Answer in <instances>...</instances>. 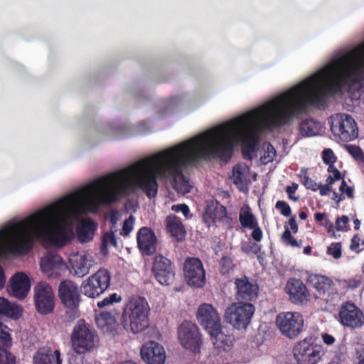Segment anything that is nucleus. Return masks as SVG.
I'll return each mask as SVG.
<instances>
[{
  "mask_svg": "<svg viewBox=\"0 0 364 364\" xmlns=\"http://www.w3.org/2000/svg\"><path fill=\"white\" fill-rule=\"evenodd\" d=\"M325 103L323 95L308 77L262 106L198 136H203V144L211 156L225 161L231 159L234 144L241 141L242 156L250 160L259 142L253 127H282L294 117L305 112L309 106L319 107Z\"/></svg>",
  "mask_w": 364,
  "mask_h": 364,
  "instance_id": "f257e3e1",
  "label": "nucleus"
},
{
  "mask_svg": "<svg viewBox=\"0 0 364 364\" xmlns=\"http://www.w3.org/2000/svg\"><path fill=\"white\" fill-rule=\"evenodd\" d=\"M112 193L106 176L0 230V256L27 255L34 240L63 247L68 240L65 215L68 209L82 203L84 209L96 213L100 206L114 202L105 200Z\"/></svg>",
  "mask_w": 364,
  "mask_h": 364,
  "instance_id": "f03ea898",
  "label": "nucleus"
},
{
  "mask_svg": "<svg viewBox=\"0 0 364 364\" xmlns=\"http://www.w3.org/2000/svg\"><path fill=\"white\" fill-rule=\"evenodd\" d=\"M202 137L197 135L122 170L106 175L112 193L105 202H117L134 193L136 188L142 191L149 198H155L159 188L157 178L171 179L176 191L183 194L189 193L191 186L183 173V168L211 156Z\"/></svg>",
  "mask_w": 364,
  "mask_h": 364,
  "instance_id": "7ed1b4c3",
  "label": "nucleus"
},
{
  "mask_svg": "<svg viewBox=\"0 0 364 364\" xmlns=\"http://www.w3.org/2000/svg\"><path fill=\"white\" fill-rule=\"evenodd\" d=\"M363 68L364 43L333 60L309 77L326 101L328 93L356 81Z\"/></svg>",
  "mask_w": 364,
  "mask_h": 364,
  "instance_id": "20e7f679",
  "label": "nucleus"
},
{
  "mask_svg": "<svg viewBox=\"0 0 364 364\" xmlns=\"http://www.w3.org/2000/svg\"><path fill=\"white\" fill-rule=\"evenodd\" d=\"M149 314L150 308L144 298H131L124 307L121 323L127 332L139 333L149 326Z\"/></svg>",
  "mask_w": 364,
  "mask_h": 364,
  "instance_id": "39448f33",
  "label": "nucleus"
},
{
  "mask_svg": "<svg viewBox=\"0 0 364 364\" xmlns=\"http://www.w3.org/2000/svg\"><path fill=\"white\" fill-rule=\"evenodd\" d=\"M97 338L95 329L84 319H80L74 326L71 333L73 350L77 354L85 353L95 347Z\"/></svg>",
  "mask_w": 364,
  "mask_h": 364,
  "instance_id": "423d86ee",
  "label": "nucleus"
},
{
  "mask_svg": "<svg viewBox=\"0 0 364 364\" xmlns=\"http://www.w3.org/2000/svg\"><path fill=\"white\" fill-rule=\"evenodd\" d=\"M332 134L343 142L355 140L358 136V127L354 118L346 113H337L328 119Z\"/></svg>",
  "mask_w": 364,
  "mask_h": 364,
  "instance_id": "0eeeda50",
  "label": "nucleus"
},
{
  "mask_svg": "<svg viewBox=\"0 0 364 364\" xmlns=\"http://www.w3.org/2000/svg\"><path fill=\"white\" fill-rule=\"evenodd\" d=\"M293 354L298 364H316L321 359L323 346L313 337H307L294 346Z\"/></svg>",
  "mask_w": 364,
  "mask_h": 364,
  "instance_id": "6e6552de",
  "label": "nucleus"
},
{
  "mask_svg": "<svg viewBox=\"0 0 364 364\" xmlns=\"http://www.w3.org/2000/svg\"><path fill=\"white\" fill-rule=\"evenodd\" d=\"M255 311L252 304L234 302L230 305L225 313L227 322L238 330L245 329L250 323Z\"/></svg>",
  "mask_w": 364,
  "mask_h": 364,
  "instance_id": "1a4fd4ad",
  "label": "nucleus"
},
{
  "mask_svg": "<svg viewBox=\"0 0 364 364\" xmlns=\"http://www.w3.org/2000/svg\"><path fill=\"white\" fill-rule=\"evenodd\" d=\"M110 284V272L105 268H100L82 282L81 289L85 296L95 299L105 292Z\"/></svg>",
  "mask_w": 364,
  "mask_h": 364,
  "instance_id": "9d476101",
  "label": "nucleus"
},
{
  "mask_svg": "<svg viewBox=\"0 0 364 364\" xmlns=\"http://www.w3.org/2000/svg\"><path fill=\"white\" fill-rule=\"evenodd\" d=\"M36 309L41 315H48L54 311L55 294L52 287L46 282H38L33 289Z\"/></svg>",
  "mask_w": 364,
  "mask_h": 364,
  "instance_id": "9b49d317",
  "label": "nucleus"
},
{
  "mask_svg": "<svg viewBox=\"0 0 364 364\" xmlns=\"http://www.w3.org/2000/svg\"><path fill=\"white\" fill-rule=\"evenodd\" d=\"M276 325L284 336L294 338L303 330L304 319L298 312H282L276 317Z\"/></svg>",
  "mask_w": 364,
  "mask_h": 364,
  "instance_id": "f8f14e48",
  "label": "nucleus"
},
{
  "mask_svg": "<svg viewBox=\"0 0 364 364\" xmlns=\"http://www.w3.org/2000/svg\"><path fill=\"white\" fill-rule=\"evenodd\" d=\"M337 319L345 327L360 328L364 325V313L354 303L346 301L339 308Z\"/></svg>",
  "mask_w": 364,
  "mask_h": 364,
  "instance_id": "ddd939ff",
  "label": "nucleus"
},
{
  "mask_svg": "<svg viewBox=\"0 0 364 364\" xmlns=\"http://www.w3.org/2000/svg\"><path fill=\"white\" fill-rule=\"evenodd\" d=\"M178 337L185 348L193 353L199 352L201 339L196 324L191 321H184L178 328Z\"/></svg>",
  "mask_w": 364,
  "mask_h": 364,
  "instance_id": "4468645a",
  "label": "nucleus"
},
{
  "mask_svg": "<svg viewBox=\"0 0 364 364\" xmlns=\"http://www.w3.org/2000/svg\"><path fill=\"white\" fill-rule=\"evenodd\" d=\"M184 278L187 284L193 287H202L205 282V272L198 258L188 257L183 264Z\"/></svg>",
  "mask_w": 364,
  "mask_h": 364,
  "instance_id": "2eb2a0df",
  "label": "nucleus"
},
{
  "mask_svg": "<svg viewBox=\"0 0 364 364\" xmlns=\"http://www.w3.org/2000/svg\"><path fill=\"white\" fill-rule=\"evenodd\" d=\"M151 272L156 281L162 285H170L175 279L174 264L161 255L154 257Z\"/></svg>",
  "mask_w": 364,
  "mask_h": 364,
  "instance_id": "dca6fc26",
  "label": "nucleus"
},
{
  "mask_svg": "<svg viewBox=\"0 0 364 364\" xmlns=\"http://www.w3.org/2000/svg\"><path fill=\"white\" fill-rule=\"evenodd\" d=\"M235 299L237 302L252 304L258 298L259 286L255 281L243 276L236 278L235 282Z\"/></svg>",
  "mask_w": 364,
  "mask_h": 364,
  "instance_id": "f3484780",
  "label": "nucleus"
},
{
  "mask_svg": "<svg viewBox=\"0 0 364 364\" xmlns=\"http://www.w3.org/2000/svg\"><path fill=\"white\" fill-rule=\"evenodd\" d=\"M58 297L65 308H78L81 299L77 284L69 279L63 280L58 287Z\"/></svg>",
  "mask_w": 364,
  "mask_h": 364,
  "instance_id": "a211bd4d",
  "label": "nucleus"
},
{
  "mask_svg": "<svg viewBox=\"0 0 364 364\" xmlns=\"http://www.w3.org/2000/svg\"><path fill=\"white\" fill-rule=\"evenodd\" d=\"M40 266L42 272L49 278L60 277L67 267L62 257L53 252H48L41 258Z\"/></svg>",
  "mask_w": 364,
  "mask_h": 364,
  "instance_id": "6ab92c4d",
  "label": "nucleus"
},
{
  "mask_svg": "<svg viewBox=\"0 0 364 364\" xmlns=\"http://www.w3.org/2000/svg\"><path fill=\"white\" fill-rule=\"evenodd\" d=\"M197 319L207 332L214 331L221 324L220 317L215 308L209 304H202L197 310Z\"/></svg>",
  "mask_w": 364,
  "mask_h": 364,
  "instance_id": "aec40b11",
  "label": "nucleus"
},
{
  "mask_svg": "<svg viewBox=\"0 0 364 364\" xmlns=\"http://www.w3.org/2000/svg\"><path fill=\"white\" fill-rule=\"evenodd\" d=\"M136 242L138 248L143 255H151L155 253L157 239L151 228H141L137 232Z\"/></svg>",
  "mask_w": 364,
  "mask_h": 364,
  "instance_id": "412c9836",
  "label": "nucleus"
},
{
  "mask_svg": "<svg viewBox=\"0 0 364 364\" xmlns=\"http://www.w3.org/2000/svg\"><path fill=\"white\" fill-rule=\"evenodd\" d=\"M141 355L148 364H164L166 360L163 346L154 341H149L143 345Z\"/></svg>",
  "mask_w": 364,
  "mask_h": 364,
  "instance_id": "4be33fe9",
  "label": "nucleus"
},
{
  "mask_svg": "<svg viewBox=\"0 0 364 364\" xmlns=\"http://www.w3.org/2000/svg\"><path fill=\"white\" fill-rule=\"evenodd\" d=\"M31 288L28 277L23 272L16 273L11 279L8 291L10 295L19 299H24Z\"/></svg>",
  "mask_w": 364,
  "mask_h": 364,
  "instance_id": "5701e85b",
  "label": "nucleus"
},
{
  "mask_svg": "<svg viewBox=\"0 0 364 364\" xmlns=\"http://www.w3.org/2000/svg\"><path fill=\"white\" fill-rule=\"evenodd\" d=\"M285 290L289 295L290 300L294 304H302L307 300L308 290L299 279L290 278L286 284Z\"/></svg>",
  "mask_w": 364,
  "mask_h": 364,
  "instance_id": "b1692460",
  "label": "nucleus"
},
{
  "mask_svg": "<svg viewBox=\"0 0 364 364\" xmlns=\"http://www.w3.org/2000/svg\"><path fill=\"white\" fill-rule=\"evenodd\" d=\"M226 218V208L219 202L212 200L207 204L203 220L208 227H210L215 223L216 220L223 221Z\"/></svg>",
  "mask_w": 364,
  "mask_h": 364,
  "instance_id": "393cba45",
  "label": "nucleus"
},
{
  "mask_svg": "<svg viewBox=\"0 0 364 364\" xmlns=\"http://www.w3.org/2000/svg\"><path fill=\"white\" fill-rule=\"evenodd\" d=\"M9 328L0 322V364H16V357L3 348L12 345Z\"/></svg>",
  "mask_w": 364,
  "mask_h": 364,
  "instance_id": "a878e982",
  "label": "nucleus"
},
{
  "mask_svg": "<svg viewBox=\"0 0 364 364\" xmlns=\"http://www.w3.org/2000/svg\"><path fill=\"white\" fill-rule=\"evenodd\" d=\"M213 341L215 348L223 350L224 351H229L234 342V337L232 335L226 332V329L222 328L221 324L215 328L214 331L208 332Z\"/></svg>",
  "mask_w": 364,
  "mask_h": 364,
  "instance_id": "bb28decb",
  "label": "nucleus"
},
{
  "mask_svg": "<svg viewBox=\"0 0 364 364\" xmlns=\"http://www.w3.org/2000/svg\"><path fill=\"white\" fill-rule=\"evenodd\" d=\"M97 229V224L92 219L82 220L76 229L78 240L82 243L92 240Z\"/></svg>",
  "mask_w": 364,
  "mask_h": 364,
  "instance_id": "cd10ccee",
  "label": "nucleus"
},
{
  "mask_svg": "<svg viewBox=\"0 0 364 364\" xmlns=\"http://www.w3.org/2000/svg\"><path fill=\"white\" fill-rule=\"evenodd\" d=\"M95 322L103 333H113L118 326L114 316L112 313L105 311L95 314Z\"/></svg>",
  "mask_w": 364,
  "mask_h": 364,
  "instance_id": "c85d7f7f",
  "label": "nucleus"
},
{
  "mask_svg": "<svg viewBox=\"0 0 364 364\" xmlns=\"http://www.w3.org/2000/svg\"><path fill=\"white\" fill-rule=\"evenodd\" d=\"M166 225L168 232L178 242L185 239L186 232L180 218L174 215H168L166 218Z\"/></svg>",
  "mask_w": 364,
  "mask_h": 364,
  "instance_id": "c756f323",
  "label": "nucleus"
},
{
  "mask_svg": "<svg viewBox=\"0 0 364 364\" xmlns=\"http://www.w3.org/2000/svg\"><path fill=\"white\" fill-rule=\"evenodd\" d=\"M70 262L75 275L82 277L89 273L92 261L89 260L85 255H76L73 256Z\"/></svg>",
  "mask_w": 364,
  "mask_h": 364,
  "instance_id": "7c9ffc66",
  "label": "nucleus"
},
{
  "mask_svg": "<svg viewBox=\"0 0 364 364\" xmlns=\"http://www.w3.org/2000/svg\"><path fill=\"white\" fill-rule=\"evenodd\" d=\"M49 352L50 349H39L33 355V364H61L60 351L55 350L53 355Z\"/></svg>",
  "mask_w": 364,
  "mask_h": 364,
  "instance_id": "2f4dec72",
  "label": "nucleus"
},
{
  "mask_svg": "<svg viewBox=\"0 0 364 364\" xmlns=\"http://www.w3.org/2000/svg\"><path fill=\"white\" fill-rule=\"evenodd\" d=\"M288 225H289V228L287 225H284V231L281 236L282 242L286 245H289L293 247H300L299 243L291 235V232L292 231L293 233H296L299 230L295 215H292L290 217L288 221Z\"/></svg>",
  "mask_w": 364,
  "mask_h": 364,
  "instance_id": "473e14b6",
  "label": "nucleus"
},
{
  "mask_svg": "<svg viewBox=\"0 0 364 364\" xmlns=\"http://www.w3.org/2000/svg\"><path fill=\"white\" fill-rule=\"evenodd\" d=\"M0 314L16 320L21 316L22 308L9 302L3 297H0Z\"/></svg>",
  "mask_w": 364,
  "mask_h": 364,
  "instance_id": "72a5a7b5",
  "label": "nucleus"
},
{
  "mask_svg": "<svg viewBox=\"0 0 364 364\" xmlns=\"http://www.w3.org/2000/svg\"><path fill=\"white\" fill-rule=\"evenodd\" d=\"M321 128V124L311 118L301 122L299 125L300 134L304 136H313L318 135Z\"/></svg>",
  "mask_w": 364,
  "mask_h": 364,
  "instance_id": "f704fd0d",
  "label": "nucleus"
},
{
  "mask_svg": "<svg viewBox=\"0 0 364 364\" xmlns=\"http://www.w3.org/2000/svg\"><path fill=\"white\" fill-rule=\"evenodd\" d=\"M239 221L241 227L245 229L254 228L258 221L252 213L249 205H243L239 213Z\"/></svg>",
  "mask_w": 364,
  "mask_h": 364,
  "instance_id": "c9c22d12",
  "label": "nucleus"
},
{
  "mask_svg": "<svg viewBox=\"0 0 364 364\" xmlns=\"http://www.w3.org/2000/svg\"><path fill=\"white\" fill-rule=\"evenodd\" d=\"M309 281L319 293H325L331 290L333 285L332 280L323 275H311Z\"/></svg>",
  "mask_w": 364,
  "mask_h": 364,
  "instance_id": "e433bc0d",
  "label": "nucleus"
},
{
  "mask_svg": "<svg viewBox=\"0 0 364 364\" xmlns=\"http://www.w3.org/2000/svg\"><path fill=\"white\" fill-rule=\"evenodd\" d=\"M220 272L223 275H229L235 269L232 259L229 256H223L220 262Z\"/></svg>",
  "mask_w": 364,
  "mask_h": 364,
  "instance_id": "4c0bfd02",
  "label": "nucleus"
},
{
  "mask_svg": "<svg viewBox=\"0 0 364 364\" xmlns=\"http://www.w3.org/2000/svg\"><path fill=\"white\" fill-rule=\"evenodd\" d=\"M350 250L356 254L360 253L364 250V240L358 234L353 235L350 240Z\"/></svg>",
  "mask_w": 364,
  "mask_h": 364,
  "instance_id": "58836bf2",
  "label": "nucleus"
},
{
  "mask_svg": "<svg viewBox=\"0 0 364 364\" xmlns=\"http://www.w3.org/2000/svg\"><path fill=\"white\" fill-rule=\"evenodd\" d=\"M117 240L115 235L112 231L105 232L102 236V245H101V250L102 252L104 250L107 248L108 245H112L114 247L117 246Z\"/></svg>",
  "mask_w": 364,
  "mask_h": 364,
  "instance_id": "ea45409f",
  "label": "nucleus"
},
{
  "mask_svg": "<svg viewBox=\"0 0 364 364\" xmlns=\"http://www.w3.org/2000/svg\"><path fill=\"white\" fill-rule=\"evenodd\" d=\"M232 182L236 186H240L243 183L244 168L242 166L237 164L232 168Z\"/></svg>",
  "mask_w": 364,
  "mask_h": 364,
  "instance_id": "a19ab883",
  "label": "nucleus"
},
{
  "mask_svg": "<svg viewBox=\"0 0 364 364\" xmlns=\"http://www.w3.org/2000/svg\"><path fill=\"white\" fill-rule=\"evenodd\" d=\"M326 253L332 256L334 259H338L342 255V245L341 242H332L328 247Z\"/></svg>",
  "mask_w": 364,
  "mask_h": 364,
  "instance_id": "79ce46f5",
  "label": "nucleus"
},
{
  "mask_svg": "<svg viewBox=\"0 0 364 364\" xmlns=\"http://www.w3.org/2000/svg\"><path fill=\"white\" fill-rule=\"evenodd\" d=\"M122 300V297L117 293H113L109 296L105 297L102 301L97 302V306L100 309L104 308L106 306L113 304L114 302H119Z\"/></svg>",
  "mask_w": 364,
  "mask_h": 364,
  "instance_id": "37998d69",
  "label": "nucleus"
},
{
  "mask_svg": "<svg viewBox=\"0 0 364 364\" xmlns=\"http://www.w3.org/2000/svg\"><path fill=\"white\" fill-rule=\"evenodd\" d=\"M348 153L357 161H364V154L362 149L355 145L347 146Z\"/></svg>",
  "mask_w": 364,
  "mask_h": 364,
  "instance_id": "c03bdc74",
  "label": "nucleus"
},
{
  "mask_svg": "<svg viewBox=\"0 0 364 364\" xmlns=\"http://www.w3.org/2000/svg\"><path fill=\"white\" fill-rule=\"evenodd\" d=\"M322 160L325 164L331 166L336 162V157L331 149H325L322 152Z\"/></svg>",
  "mask_w": 364,
  "mask_h": 364,
  "instance_id": "a18cd8bd",
  "label": "nucleus"
},
{
  "mask_svg": "<svg viewBox=\"0 0 364 364\" xmlns=\"http://www.w3.org/2000/svg\"><path fill=\"white\" fill-rule=\"evenodd\" d=\"M275 208L279 210L282 215L285 217L291 216V209L287 202L284 200H278L275 204Z\"/></svg>",
  "mask_w": 364,
  "mask_h": 364,
  "instance_id": "49530a36",
  "label": "nucleus"
},
{
  "mask_svg": "<svg viewBox=\"0 0 364 364\" xmlns=\"http://www.w3.org/2000/svg\"><path fill=\"white\" fill-rule=\"evenodd\" d=\"M349 218L346 215L338 218L336 221V228L338 231H347L349 229Z\"/></svg>",
  "mask_w": 364,
  "mask_h": 364,
  "instance_id": "de8ad7c7",
  "label": "nucleus"
},
{
  "mask_svg": "<svg viewBox=\"0 0 364 364\" xmlns=\"http://www.w3.org/2000/svg\"><path fill=\"white\" fill-rule=\"evenodd\" d=\"M134 224V218L133 215H130L123 223L122 234L124 236H127L132 231Z\"/></svg>",
  "mask_w": 364,
  "mask_h": 364,
  "instance_id": "09e8293b",
  "label": "nucleus"
},
{
  "mask_svg": "<svg viewBox=\"0 0 364 364\" xmlns=\"http://www.w3.org/2000/svg\"><path fill=\"white\" fill-rule=\"evenodd\" d=\"M301 183L308 189H311L314 191H316L318 188V185L308 176L305 175L304 176H300Z\"/></svg>",
  "mask_w": 364,
  "mask_h": 364,
  "instance_id": "8fccbe9b",
  "label": "nucleus"
},
{
  "mask_svg": "<svg viewBox=\"0 0 364 364\" xmlns=\"http://www.w3.org/2000/svg\"><path fill=\"white\" fill-rule=\"evenodd\" d=\"M314 218L317 222L321 223V225L328 228H333L332 223L326 218V215L325 213H316L314 215Z\"/></svg>",
  "mask_w": 364,
  "mask_h": 364,
  "instance_id": "3c124183",
  "label": "nucleus"
},
{
  "mask_svg": "<svg viewBox=\"0 0 364 364\" xmlns=\"http://www.w3.org/2000/svg\"><path fill=\"white\" fill-rule=\"evenodd\" d=\"M353 364H364V346L355 349L353 355Z\"/></svg>",
  "mask_w": 364,
  "mask_h": 364,
  "instance_id": "603ef678",
  "label": "nucleus"
},
{
  "mask_svg": "<svg viewBox=\"0 0 364 364\" xmlns=\"http://www.w3.org/2000/svg\"><path fill=\"white\" fill-rule=\"evenodd\" d=\"M67 310L65 314V318L67 321L71 322L79 317L78 308H66Z\"/></svg>",
  "mask_w": 364,
  "mask_h": 364,
  "instance_id": "864d4df0",
  "label": "nucleus"
},
{
  "mask_svg": "<svg viewBox=\"0 0 364 364\" xmlns=\"http://www.w3.org/2000/svg\"><path fill=\"white\" fill-rule=\"evenodd\" d=\"M254 228H249L250 230H252V232L251 233L252 238L256 241V242H260L262 239L263 232L261 229V228L259 225V223H257L256 225H254Z\"/></svg>",
  "mask_w": 364,
  "mask_h": 364,
  "instance_id": "5fc2aeb1",
  "label": "nucleus"
},
{
  "mask_svg": "<svg viewBox=\"0 0 364 364\" xmlns=\"http://www.w3.org/2000/svg\"><path fill=\"white\" fill-rule=\"evenodd\" d=\"M171 210L176 213L181 212L186 218H189L190 209L186 204L173 205L171 208Z\"/></svg>",
  "mask_w": 364,
  "mask_h": 364,
  "instance_id": "6e6d98bb",
  "label": "nucleus"
},
{
  "mask_svg": "<svg viewBox=\"0 0 364 364\" xmlns=\"http://www.w3.org/2000/svg\"><path fill=\"white\" fill-rule=\"evenodd\" d=\"M339 191L342 193H346L349 198H352L353 197V187L348 186L344 179L342 180V182L339 187Z\"/></svg>",
  "mask_w": 364,
  "mask_h": 364,
  "instance_id": "4d7b16f0",
  "label": "nucleus"
},
{
  "mask_svg": "<svg viewBox=\"0 0 364 364\" xmlns=\"http://www.w3.org/2000/svg\"><path fill=\"white\" fill-rule=\"evenodd\" d=\"M298 187H299V186L297 183H293L291 184V186H288L286 188V192L288 194L289 198L294 201H297L299 200V197L294 196V194L296 191Z\"/></svg>",
  "mask_w": 364,
  "mask_h": 364,
  "instance_id": "13d9d810",
  "label": "nucleus"
},
{
  "mask_svg": "<svg viewBox=\"0 0 364 364\" xmlns=\"http://www.w3.org/2000/svg\"><path fill=\"white\" fill-rule=\"evenodd\" d=\"M267 156L264 155V156L262 157V159L265 160L267 158H268L265 163L272 161L274 158L276 156V150L271 144H268L267 146Z\"/></svg>",
  "mask_w": 364,
  "mask_h": 364,
  "instance_id": "bf43d9fd",
  "label": "nucleus"
},
{
  "mask_svg": "<svg viewBox=\"0 0 364 364\" xmlns=\"http://www.w3.org/2000/svg\"><path fill=\"white\" fill-rule=\"evenodd\" d=\"M327 171L333 173L331 176L338 181L344 178V175H342L341 171L334 165L328 166Z\"/></svg>",
  "mask_w": 364,
  "mask_h": 364,
  "instance_id": "052dcab7",
  "label": "nucleus"
},
{
  "mask_svg": "<svg viewBox=\"0 0 364 364\" xmlns=\"http://www.w3.org/2000/svg\"><path fill=\"white\" fill-rule=\"evenodd\" d=\"M321 338L323 343L328 346L333 345L336 341L335 338L328 333H323Z\"/></svg>",
  "mask_w": 364,
  "mask_h": 364,
  "instance_id": "680f3d73",
  "label": "nucleus"
},
{
  "mask_svg": "<svg viewBox=\"0 0 364 364\" xmlns=\"http://www.w3.org/2000/svg\"><path fill=\"white\" fill-rule=\"evenodd\" d=\"M318 189H319L320 195L323 196H326L328 193V192L331 191L332 188L331 186H329L328 185L325 184V185H318Z\"/></svg>",
  "mask_w": 364,
  "mask_h": 364,
  "instance_id": "e2e57ef3",
  "label": "nucleus"
},
{
  "mask_svg": "<svg viewBox=\"0 0 364 364\" xmlns=\"http://www.w3.org/2000/svg\"><path fill=\"white\" fill-rule=\"evenodd\" d=\"M361 284V281L359 279H350L348 282V286L351 289L358 288Z\"/></svg>",
  "mask_w": 364,
  "mask_h": 364,
  "instance_id": "0e129e2a",
  "label": "nucleus"
},
{
  "mask_svg": "<svg viewBox=\"0 0 364 364\" xmlns=\"http://www.w3.org/2000/svg\"><path fill=\"white\" fill-rule=\"evenodd\" d=\"M242 250L247 253L252 251L255 254H257L260 251V247L255 243L250 246V248H242Z\"/></svg>",
  "mask_w": 364,
  "mask_h": 364,
  "instance_id": "69168bd1",
  "label": "nucleus"
},
{
  "mask_svg": "<svg viewBox=\"0 0 364 364\" xmlns=\"http://www.w3.org/2000/svg\"><path fill=\"white\" fill-rule=\"evenodd\" d=\"M6 277L4 274V271L3 268L0 266V289H1L4 287Z\"/></svg>",
  "mask_w": 364,
  "mask_h": 364,
  "instance_id": "338daca9",
  "label": "nucleus"
},
{
  "mask_svg": "<svg viewBox=\"0 0 364 364\" xmlns=\"http://www.w3.org/2000/svg\"><path fill=\"white\" fill-rule=\"evenodd\" d=\"M332 199L335 200L337 203H340L341 200L344 199V197L342 194H338L336 192L333 193Z\"/></svg>",
  "mask_w": 364,
  "mask_h": 364,
  "instance_id": "774afa93",
  "label": "nucleus"
}]
</instances>
